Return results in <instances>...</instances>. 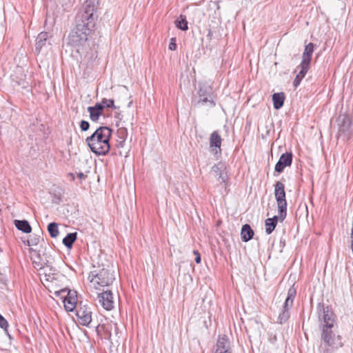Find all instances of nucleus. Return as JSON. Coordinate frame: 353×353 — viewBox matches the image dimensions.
<instances>
[{"mask_svg": "<svg viewBox=\"0 0 353 353\" xmlns=\"http://www.w3.org/2000/svg\"><path fill=\"white\" fill-rule=\"evenodd\" d=\"M0 327L7 332L8 323L6 319L0 314Z\"/></svg>", "mask_w": 353, "mask_h": 353, "instance_id": "32", "label": "nucleus"}, {"mask_svg": "<svg viewBox=\"0 0 353 353\" xmlns=\"http://www.w3.org/2000/svg\"><path fill=\"white\" fill-rule=\"evenodd\" d=\"M77 303V292L69 290L67 296L63 300L65 309L68 312L73 311L76 308Z\"/></svg>", "mask_w": 353, "mask_h": 353, "instance_id": "13", "label": "nucleus"}, {"mask_svg": "<svg viewBox=\"0 0 353 353\" xmlns=\"http://www.w3.org/2000/svg\"><path fill=\"white\" fill-rule=\"evenodd\" d=\"M77 176L81 179H83L86 177V175H85L83 172L78 173Z\"/></svg>", "mask_w": 353, "mask_h": 353, "instance_id": "36", "label": "nucleus"}, {"mask_svg": "<svg viewBox=\"0 0 353 353\" xmlns=\"http://www.w3.org/2000/svg\"><path fill=\"white\" fill-rule=\"evenodd\" d=\"M319 318L320 321L324 324L321 327H333L335 323V315L329 307H324L323 305L318 306Z\"/></svg>", "mask_w": 353, "mask_h": 353, "instance_id": "7", "label": "nucleus"}, {"mask_svg": "<svg viewBox=\"0 0 353 353\" xmlns=\"http://www.w3.org/2000/svg\"><path fill=\"white\" fill-rule=\"evenodd\" d=\"M339 132L343 134L350 132L352 119L347 114H341L338 119Z\"/></svg>", "mask_w": 353, "mask_h": 353, "instance_id": "11", "label": "nucleus"}, {"mask_svg": "<svg viewBox=\"0 0 353 353\" xmlns=\"http://www.w3.org/2000/svg\"><path fill=\"white\" fill-rule=\"evenodd\" d=\"M88 279L95 289L110 286L115 280V272L113 266L108 265L95 269L90 272Z\"/></svg>", "mask_w": 353, "mask_h": 353, "instance_id": "3", "label": "nucleus"}, {"mask_svg": "<svg viewBox=\"0 0 353 353\" xmlns=\"http://www.w3.org/2000/svg\"><path fill=\"white\" fill-rule=\"evenodd\" d=\"M222 139L218 132L214 131L210 137V148L214 154L221 153V145Z\"/></svg>", "mask_w": 353, "mask_h": 353, "instance_id": "14", "label": "nucleus"}, {"mask_svg": "<svg viewBox=\"0 0 353 353\" xmlns=\"http://www.w3.org/2000/svg\"><path fill=\"white\" fill-rule=\"evenodd\" d=\"M56 270L48 268L44 269L43 280L46 283H52L58 279V274L55 272Z\"/></svg>", "mask_w": 353, "mask_h": 353, "instance_id": "21", "label": "nucleus"}, {"mask_svg": "<svg viewBox=\"0 0 353 353\" xmlns=\"http://www.w3.org/2000/svg\"><path fill=\"white\" fill-rule=\"evenodd\" d=\"M310 65H304L303 63H301L297 67L298 68H300V71L296 75V77L293 81V85L294 86V88H296L299 85L301 81L305 77L306 73L307 72L308 70L310 69Z\"/></svg>", "mask_w": 353, "mask_h": 353, "instance_id": "18", "label": "nucleus"}, {"mask_svg": "<svg viewBox=\"0 0 353 353\" xmlns=\"http://www.w3.org/2000/svg\"><path fill=\"white\" fill-rule=\"evenodd\" d=\"M97 299L105 310H111L114 308V301L111 291L107 290L98 294Z\"/></svg>", "mask_w": 353, "mask_h": 353, "instance_id": "10", "label": "nucleus"}, {"mask_svg": "<svg viewBox=\"0 0 353 353\" xmlns=\"http://www.w3.org/2000/svg\"><path fill=\"white\" fill-rule=\"evenodd\" d=\"M321 339L328 346L339 348L343 346L342 338L332 331V327H321Z\"/></svg>", "mask_w": 353, "mask_h": 353, "instance_id": "6", "label": "nucleus"}, {"mask_svg": "<svg viewBox=\"0 0 353 353\" xmlns=\"http://www.w3.org/2000/svg\"><path fill=\"white\" fill-rule=\"evenodd\" d=\"M254 236V231L248 224L243 225L241 232V239L244 242L251 240Z\"/></svg>", "mask_w": 353, "mask_h": 353, "instance_id": "20", "label": "nucleus"}, {"mask_svg": "<svg viewBox=\"0 0 353 353\" xmlns=\"http://www.w3.org/2000/svg\"><path fill=\"white\" fill-rule=\"evenodd\" d=\"M207 102H209L212 107L215 106V103L214 102V101L213 100H208V99L206 97V95L204 94L203 93H202V90H200V91H199V99L198 103L203 104V103H205Z\"/></svg>", "mask_w": 353, "mask_h": 353, "instance_id": "30", "label": "nucleus"}, {"mask_svg": "<svg viewBox=\"0 0 353 353\" xmlns=\"http://www.w3.org/2000/svg\"><path fill=\"white\" fill-rule=\"evenodd\" d=\"M212 353H232L231 343L227 336H219Z\"/></svg>", "mask_w": 353, "mask_h": 353, "instance_id": "9", "label": "nucleus"}, {"mask_svg": "<svg viewBox=\"0 0 353 353\" xmlns=\"http://www.w3.org/2000/svg\"><path fill=\"white\" fill-rule=\"evenodd\" d=\"M274 108L276 110L280 109L284 103L285 94L283 92L274 93L272 95Z\"/></svg>", "mask_w": 353, "mask_h": 353, "instance_id": "22", "label": "nucleus"}, {"mask_svg": "<svg viewBox=\"0 0 353 353\" xmlns=\"http://www.w3.org/2000/svg\"><path fill=\"white\" fill-rule=\"evenodd\" d=\"M193 253L196 256L195 262L196 263H201V256H200L199 252L197 250H194Z\"/></svg>", "mask_w": 353, "mask_h": 353, "instance_id": "35", "label": "nucleus"}, {"mask_svg": "<svg viewBox=\"0 0 353 353\" xmlns=\"http://www.w3.org/2000/svg\"><path fill=\"white\" fill-rule=\"evenodd\" d=\"M48 34L46 32H42L39 34L36 39V50L39 52L44 46L48 40Z\"/></svg>", "mask_w": 353, "mask_h": 353, "instance_id": "24", "label": "nucleus"}, {"mask_svg": "<svg viewBox=\"0 0 353 353\" xmlns=\"http://www.w3.org/2000/svg\"><path fill=\"white\" fill-rule=\"evenodd\" d=\"M314 46L312 43H309L305 46V49L302 54L301 63L310 66L312 55L313 54Z\"/></svg>", "mask_w": 353, "mask_h": 353, "instance_id": "15", "label": "nucleus"}, {"mask_svg": "<svg viewBox=\"0 0 353 353\" xmlns=\"http://www.w3.org/2000/svg\"><path fill=\"white\" fill-rule=\"evenodd\" d=\"M292 162V154L291 152H286L279 158V161L275 165V171L277 172H282L285 167L290 166Z\"/></svg>", "mask_w": 353, "mask_h": 353, "instance_id": "12", "label": "nucleus"}, {"mask_svg": "<svg viewBox=\"0 0 353 353\" xmlns=\"http://www.w3.org/2000/svg\"><path fill=\"white\" fill-rule=\"evenodd\" d=\"M117 137L119 139L117 141H118L117 146L122 148L123 146V143L128 137V130H127L126 128L123 127V126L119 127L117 130Z\"/></svg>", "mask_w": 353, "mask_h": 353, "instance_id": "25", "label": "nucleus"}, {"mask_svg": "<svg viewBox=\"0 0 353 353\" xmlns=\"http://www.w3.org/2000/svg\"><path fill=\"white\" fill-rule=\"evenodd\" d=\"M102 106L99 103H96L94 106H89L88 112L90 113V118L92 121H97L99 117L103 113Z\"/></svg>", "mask_w": 353, "mask_h": 353, "instance_id": "17", "label": "nucleus"}, {"mask_svg": "<svg viewBox=\"0 0 353 353\" xmlns=\"http://www.w3.org/2000/svg\"><path fill=\"white\" fill-rule=\"evenodd\" d=\"M14 225L19 230L24 233L31 232L32 228L26 220H15Z\"/></svg>", "mask_w": 353, "mask_h": 353, "instance_id": "23", "label": "nucleus"}, {"mask_svg": "<svg viewBox=\"0 0 353 353\" xmlns=\"http://www.w3.org/2000/svg\"><path fill=\"white\" fill-rule=\"evenodd\" d=\"M175 25L181 30H187L188 29V21H186L185 17L180 15L179 18L175 21Z\"/></svg>", "mask_w": 353, "mask_h": 353, "instance_id": "27", "label": "nucleus"}, {"mask_svg": "<svg viewBox=\"0 0 353 353\" xmlns=\"http://www.w3.org/2000/svg\"><path fill=\"white\" fill-rule=\"evenodd\" d=\"M83 9V12L77 17L76 27L67 38V44L76 48L78 52L85 44L88 36L94 29L97 19L95 14L96 7L91 0L85 2Z\"/></svg>", "mask_w": 353, "mask_h": 353, "instance_id": "1", "label": "nucleus"}, {"mask_svg": "<svg viewBox=\"0 0 353 353\" xmlns=\"http://www.w3.org/2000/svg\"><path fill=\"white\" fill-rule=\"evenodd\" d=\"M99 103L101 105L103 110H104L105 108H112L113 109L117 108V107L114 105V100L111 99H103L102 101Z\"/></svg>", "mask_w": 353, "mask_h": 353, "instance_id": "29", "label": "nucleus"}, {"mask_svg": "<svg viewBox=\"0 0 353 353\" xmlns=\"http://www.w3.org/2000/svg\"><path fill=\"white\" fill-rule=\"evenodd\" d=\"M80 128L82 131H87L90 128V123L87 121H81Z\"/></svg>", "mask_w": 353, "mask_h": 353, "instance_id": "33", "label": "nucleus"}, {"mask_svg": "<svg viewBox=\"0 0 353 353\" xmlns=\"http://www.w3.org/2000/svg\"><path fill=\"white\" fill-rule=\"evenodd\" d=\"M111 134L112 130L110 128L99 127L91 136L87 137L85 142L92 152L97 155H105L110 148Z\"/></svg>", "mask_w": 353, "mask_h": 353, "instance_id": "2", "label": "nucleus"}, {"mask_svg": "<svg viewBox=\"0 0 353 353\" xmlns=\"http://www.w3.org/2000/svg\"><path fill=\"white\" fill-rule=\"evenodd\" d=\"M225 168L226 167L225 163L222 162H219L212 168V171L216 174V176H219V179H220L221 182H225L227 179V175L225 172Z\"/></svg>", "mask_w": 353, "mask_h": 353, "instance_id": "16", "label": "nucleus"}, {"mask_svg": "<svg viewBox=\"0 0 353 353\" xmlns=\"http://www.w3.org/2000/svg\"><path fill=\"white\" fill-rule=\"evenodd\" d=\"M48 230L52 238H55L59 235L58 225L56 223H50L48 226Z\"/></svg>", "mask_w": 353, "mask_h": 353, "instance_id": "28", "label": "nucleus"}, {"mask_svg": "<svg viewBox=\"0 0 353 353\" xmlns=\"http://www.w3.org/2000/svg\"><path fill=\"white\" fill-rule=\"evenodd\" d=\"M77 237V232H72L68 234L63 239V245L68 248H70L72 246V244L76 241Z\"/></svg>", "mask_w": 353, "mask_h": 353, "instance_id": "26", "label": "nucleus"}, {"mask_svg": "<svg viewBox=\"0 0 353 353\" xmlns=\"http://www.w3.org/2000/svg\"><path fill=\"white\" fill-rule=\"evenodd\" d=\"M39 239L38 237H30L29 239L27 240V245L28 246L37 245L39 243Z\"/></svg>", "mask_w": 353, "mask_h": 353, "instance_id": "31", "label": "nucleus"}, {"mask_svg": "<svg viewBox=\"0 0 353 353\" xmlns=\"http://www.w3.org/2000/svg\"><path fill=\"white\" fill-rule=\"evenodd\" d=\"M76 314L79 324L83 326H90L92 320V312L89 306L80 304L77 309Z\"/></svg>", "mask_w": 353, "mask_h": 353, "instance_id": "8", "label": "nucleus"}, {"mask_svg": "<svg viewBox=\"0 0 353 353\" xmlns=\"http://www.w3.org/2000/svg\"><path fill=\"white\" fill-rule=\"evenodd\" d=\"M168 48L170 50H175L176 49V38H171Z\"/></svg>", "mask_w": 353, "mask_h": 353, "instance_id": "34", "label": "nucleus"}, {"mask_svg": "<svg viewBox=\"0 0 353 353\" xmlns=\"http://www.w3.org/2000/svg\"><path fill=\"white\" fill-rule=\"evenodd\" d=\"M280 220L279 215L274 216L272 218H268L265 221V232L270 234L276 228L278 221Z\"/></svg>", "mask_w": 353, "mask_h": 353, "instance_id": "19", "label": "nucleus"}, {"mask_svg": "<svg viewBox=\"0 0 353 353\" xmlns=\"http://www.w3.org/2000/svg\"><path fill=\"white\" fill-rule=\"evenodd\" d=\"M274 196L277 203L278 211L281 221L287 216V201L285 199V185L281 181L276 182L274 185Z\"/></svg>", "mask_w": 353, "mask_h": 353, "instance_id": "4", "label": "nucleus"}, {"mask_svg": "<svg viewBox=\"0 0 353 353\" xmlns=\"http://www.w3.org/2000/svg\"><path fill=\"white\" fill-rule=\"evenodd\" d=\"M296 290L294 286H291L288 292V296L281 309V312L277 318V323L283 324L290 318V310L293 305L294 299L296 296Z\"/></svg>", "mask_w": 353, "mask_h": 353, "instance_id": "5", "label": "nucleus"}]
</instances>
